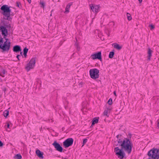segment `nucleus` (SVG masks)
Here are the masks:
<instances>
[{"mask_svg":"<svg viewBox=\"0 0 159 159\" xmlns=\"http://www.w3.org/2000/svg\"><path fill=\"white\" fill-rule=\"evenodd\" d=\"M118 142L121 143L119 145L121 146V149H120L118 147H117L115 148L114 151L116 153V155L118 156L119 158L122 159L125 155V153L122 150H124L127 152L129 154L132 151V143L127 138L124 139L123 141L119 139Z\"/></svg>","mask_w":159,"mask_h":159,"instance_id":"f257e3e1","label":"nucleus"},{"mask_svg":"<svg viewBox=\"0 0 159 159\" xmlns=\"http://www.w3.org/2000/svg\"><path fill=\"white\" fill-rule=\"evenodd\" d=\"M1 10L2 11V13L4 16L3 19L5 20H11L12 18L10 17V13L11 10L7 5H3L1 7Z\"/></svg>","mask_w":159,"mask_h":159,"instance_id":"f03ea898","label":"nucleus"},{"mask_svg":"<svg viewBox=\"0 0 159 159\" xmlns=\"http://www.w3.org/2000/svg\"><path fill=\"white\" fill-rule=\"evenodd\" d=\"M5 39L6 41L3 44V39L2 37H0V48L2 50V52H8L10 48L11 43L10 42H8V39L7 38Z\"/></svg>","mask_w":159,"mask_h":159,"instance_id":"7ed1b4c3","label":"nucleus"},{"mask_svg":"<svg viewBox=\"0 0 159 159\" xmlns=\"http://www.w3.org/2000/svg\"><path fill=\"white\" fill-rule=\"evenodd\" d=\"M148 155L153 159H158L159 158V150L153 148L148 152Z\"/></svg>","mask_w":159,"mask_h":159,"instance_id":"20e7f679","label":"nucleus"},{"mask_svg":"<svg viewBox=\"0 0 159 159\" xmlns=\"http://www.w3.org/2000/svg\"><path fill=\"white\" fill-rule=\"evenodd\" d=\"M99 70L97 69H91L89 70L91 77L93 79H96L99 78Z\"/></svg>","mask_w":159,"mask_h":159,"instance_id":"39448f33","label":"nucleus"},{"mask_svg":"<svg viewBox=\"0 0 159 159\" xmlns=\"http://www.w3.org/2000/svg\"><path fill=\"white\" fill-rule=\"evenodd\" d=\"M35 63V58H32L27 64L25 67V69L27 71H29L31 69L34 68Z\"/></svg>","mask_w":159,"mask_h":159,"instance_id":"423d86ee","label":"nucleus"},{"mask_svg":"<svg viewBox=\"0 0 159 159\" xmlns=\"http://www.w3.org/2000/svg\"><path fill=\"white\" fill-rule=\"evenodd\" d=\"M73 141L74 140L72 138H68L63 142V145L65 148H68L72 145Z\"/></svg>","mask_w":159,"mask_h":159,"instance_id":"0eeeda50","label":"nucleus"},{"mask_svg":"<svg viewBox=\"0 0 159 159\" xmlns=\"http://www.w3.org/2000/svg\"><path fill=\"white\" fill-rule=\"evenodd\" d=\"M52 144L56 149L57 151L60 152H62L63 150L62 148L56 141H55Z\"/></svg>","mask_w":159,"mask_h":159,"instance_id":"6e6552de","label":"nucleus"},{"mask_svg":"<svg viewBox=\"0 0 159 159\" xmlns=\"http://www.w3.org/2000/svg\"><path fill=\"white\" fill-rule=\"evenodd\" d=\"M91 58L93 59H98L101 61L102 55L101 52H98L97 53L93 54L91 56Z\"/></svg>","mask_w":159,"mask_h":159,"instance_id":"1a4fd4ad","label":"nucleus"},{"mask_svg":"<svg viewBox=\"0 0 159 159\" xmlns=\"http://www.w3.org/2000/svg\"><path fill=\"white\" fill-rule=\"evenodd\" d=\"M90 6L91 9L93 12L97 13L98 11L99 8V5L91 4L90 5Z\"/></svg>","mask_w":159,"mask_h":159,"instance_id":"9d476101","label":"nucleus"},{"mask_svg":"<svg viewBox=\"0 0 159 159\" xmlns=\"http://www.w3.org/2000/svg\"><path fill=\"white\" fill-rule=\"evenodd\" d=\"M0 30L2 32V35H5V34H8L7 30L4 26L1 25L0 26Z\"/></svg>","mask_w":159,"mask_h":159,"instance_id":"9b49d317","label":"nucleus"},{"mask_svg":"<svg viewBox=\"0 0 159 159\" xmlns=\"http://www.w3.org/2000/svg\"><path fill=\"white\" fill-rule=\"evenodd\" d=\"M21 49L20 46L18 45H16L13 48V51L14 52H17L19 51H21Z\"/></svg>","mask_w":159,"mask_h":159,"instance_id":"f8f14e48","label":"nucleus"},{"mask_svg":"<svg viewBox=\"0 0 159 159\" xmlns=\"http://www.w3.org/2000/svg\"><path fill=\"white\" fill-rule=\"evenodd\" d=\"M152 51L151 49L150 48H148V60H150L151 57L152 56Z\"/></svg>","mask_w":159,"mask_h":159,"instance_id":"ddd939ff","label":"nucleus"},{"mask_svg":"<svg viewBox=\"0 0 159 159\" xmlns=\"http://www.w3.org/2000/svg\"><path fill=\"white\" fill-rule=\"evenodd\" d=\"M36 153L38 156L39 158H43V153L41 152L38 149L36 151Z\"/></svg>","mask_w":159,"mask_h":159,"instance_id":"4468645a","label":"nucleus"},{"mask_svg":"<svg viewBox=\"0 0 159 159\" xmlns=\"http://www.w3.org/2000/svg\"><path fill=\"white\" fill-rule=\"evenodd\" d=\"M72 5V3H70L66 5L64 13H67L69 12V10L70 9V7Z\"/></svg>","mask_w":159,"mask_h":159,"instance_id":"2eb2a0df","label":"nucleus"},{"mask_svg":"<svg viewBox=\"0 0 159 159\" xmlns=\"http://www.w3.org/2000/svg\"><path fill=\"white\" fill-rule=\"evenodd\" d=\"M110 109L109 108H107L105 109L103 113V115L106 116L107 117H109L108 114L110 112Z\"/></svg>","mask_w":159,"mask_h":159,"instance_id":"dca6fc26","label":"nucleus"},{"mask_svg":"<svg viewBox=\"0 0 159 159\" xmlns=\"http://www.w3.org/2000/svg\"><path fill=\"white\" fill-rule=\"evenodd\" d=\"M114 47L118 50H120L122 48V46H120L119 44L116 43H114Z\"/></svg>","mask_w":159,"mask_h":159,"instance_id":"f3484780","label":"nucleus"},{"mask_svg":"<svg viewBox=\"0 0 159 159\" xmlns=\"http://www.w3.org/2000/svg\"><path fill=\"white\" fill-rule=\"evenodd\" d=\"M98 119H97L96 118H95L93 119V120H92V125L90 126V127L91 128L92 126L94 125L95 124L97 123L98 122Z\"/></svg>","mask_w":159,"mask_h":159,"instance_id":"a211bd4d","label":"nucleus"},{"mask_svg":"<svg viewBox=\"0 0 159 159\" xmlns=\"http://www.w3.org/2000/svg\"><path fill=\"white\" fill-rule=\"evenodd\" d=\"M14 158L16 159H21L22 156L20 154H18L14 156Z\"/></svg>","mask_w":159,"mask_h":159,"instance_id":"6ab92c4d","label":"nucleus"},{"mask_svg":"<svg viewBox=\"0 0 159 159\" xmlns=\"http://www.w3.org/2000/svg\"><path fill=\"white\" fill-rule=\"evenodd\" d=\"M114 55V52H110L109 55V57L110 58H112Z\"/></svg>","mask_w":159,"mask_h":159,"instance_id":"aec40b11","label":"nucleus"},{"mask_svg":"<svg viewBox=\"0 0 159 159\" xmlns=\"http://www.w3.org/2000/svg\"><path fill=\"white\" fill-rule=\"evenodd\" d=\"M6 72V71L4 69L2 70L0 72V75L4 77V75L5 74Z\"/></svg>","mask_w":159,"mask_h":159,"instance_id":"412c9836","label":"nucleus"},{"mask_svg":"<svg viewBox=\"0 0 159 159\" xmlns=\"http://www.w3.org/2000/svg\"><path fill=\"white\" fill-rule=\"evenodd\" d=\"M3 25H4V27H5L6 28H9L11 27V25L10 24L8 23H6L5 22V23H3Z\"/></svg>","mask_w":159,"mask_h":159,"instance_id":"4be33fe9","label":"nucleus"},{"mask_svg":"<svg viewBox=\"0 0 159 159\" xmlns=\"http://www.w3.org/2000/svg\"><path fill=\"white\" fill-rule=\"evenodd\" d=\"M4 116L7 117L9 114V111L7 110H6L3 112Z\"/></svg>","mask_w":159,"mask_h":159,"instance_id":"5701e85b","label":"nucleus"},{"mask_svg":"<svg viewBox=\"0 0 159 159\" xmlns=\"http://www.w3.org/2000/svg\"><path fill=\"white\" fill-rule=\"evenodd\" d=\"M127 19H128V20H131L132 17H131V16L129 14V13H127Z\"/></svg>","mask_w":159,"mask_h":159,"instance_id":"b1692460","label":"nucleus"},{"mask_svg":"<svg viewBox=\"0 0 159 159\" xmlns=\"http://www.w3.org/2000/svg\"><path fill=\"white\" fill-rule=\"evenodd\" d=\"M16 6L18 7H20V6H21V4L20 2H16Z\"/></svg>","mask_w":159,"mask_h":159,"instance_id":"393cba45","label":"nucleus"},{"mask_svg":"<svg viewBox=\"0 0 159 159\" xmlns=\"http://www.w3.org/2000/svg\"><path fill=\"white\" fill-rule=\"evenodd\" d=\"M108 103L110 105H111L112 103V99L111 98H110L108 102Z\"/></svg>","mask_w":159,"mask_h":159,"instance_id":"a878e982","label":"nucleus"},{"mask_svg":"<svg viewBox=\"0 0 159 159\" xmlns=\"http://www.w3.org/2000/svg\"><path fill=\"white\" fill-rule=\"evenodd\" d=\"M87 139H84L83 140V145L82 146H83L87 142Z\"/></svg>","mask_w":159,"mask_h":159,"instance_id":"bb28decb","label":"nucleus"},{"mask_svg":"<svg viewBox=\"0 0 159 159\" xmlns=\"http://www.w3.org/2000/svg\"><path fill=\"white\" fill-rule=\"evenodd\" d=\"M149 26L150 28V29L151 30H152L155 28L154 25L152 24L149 25Z\"/></svg>","mask_w":159,"mask_h":159,"instance_id":"cd10ccee","label":"nucleus"},{"mask_svg":"<svg viewBox=\"0 0 159 159\" xmlns=\"http://www.w3.org/2000/svg\"><path fill=\"white\" fill-rule=\"evenodd\" d=\"M40 4L42 5L41 7H42L43 8H44V7L45 6V3L43 2H40Z\"/></svg>","mask_w":159,"mask_h":159,"instance_id":"c85d7f7f","label":"nucleus"},{"mask_svg":"<svg viewBox=\"0 0 159 159\" xmlns=\"http://www.w3.org/2000/svg\"><path fill=\"white\" fill-rule=\"evenodd\" d=\"M28 51V49L26 47H25V48H24L23 50L24 53H27Z\"/></svg>","mask_w":159,"mask_h":159,"instance_id":"c756f323","label":"nucleus"},{"mask_svg":"<svg viewBox=\"0 0 159 159\" xmlns=\"http://www.w3.org/2000/svg\"><path fill=\"white\" fill-rule=\"evenodd\" d=\"M7 34H5V35H6L5 36V35H3L4 36L3 38L5 39H7L6 37L7 36Z\"/></svg>","mask_w":159,"mask_h":159,"instance_id":"7c9ffc66","label":"nucleus"},{"mask_svg":"<svg viewBox=\"0 0 159 159\" xmlns=\"http://www.w3.org/2000/svg\"><path fill=\"white\" fill-rule=\"evenodd\" d=\"M3 144L2 143L0 140V147L2 146H3Z\"/></svg>","mask_w":159,"mask_h":159,"instance_id":"2f4dec72","label":"nucleus"},{"mask_svg":"<svg viewBox=\"0 0 159 159\" xmlns=\"http://www.w3.org/2000/svg\"><path fill=\"white\" fill-rule=\"evenodd\" d=\"M21 56V55H18L17 56H16V57L18 59V60H20L19 59V57H20Z\"/></svg>","mask_w":159,"mask_h":159,"instance_id":"473e14b6","label":"nucleus"},{"mask_svg":"<svg viewBox=\"0 0 159 159\" xmlns=\"http://www.w3.org/2000/svg\"><path fill=\"white\" fill-rule=\"evenodd\" d=\"M27 53H23V55H24L25 57H26L27 56Z\"/></svg>","mask_w":159,"mask_h":159,"instance_id":"72a5a7b5","label":"nucleus"},{"mask_svg":"<svg viewBox=\"0 0 159 159\" xmlns=\"http://www.w3.org/2000/svg\"><path fill=\"white\" fill-rule=\"evenodd\" d=\"M113 93H114V95L116 96V92L115 91H114V92Z\"/></svg>","mask_w":159,"mask_h":159,"instance_id":"f704fd0d","label":"nucleus"},{"mask_svg":"<svg viewBox=\"0 0 159 159\" xmlns=\"http://www.w3.org/2000/svg\"><path fill=\"white\" fill-rule=\"evenodd\" d=\"M28 2L30 4L31 2V0H28Z\"/></svg>","mask_w":159,"mask_h":159,"instance_id":"c9c22d12","label":"nucleus"},{"mask_svg":"<svg viewBox=\"0 0 159 159\" xmlns=\"http://www.w3.org/2000/svg\"><path fill=\"white\" fill-rule=\"evenodd\" d=\"M157 127L159 128V121L157 122Z\"/></svg>","mask_w":159,"mask_h":159,"instance_id":"e433bc0d","label":"nucleus"},{"mask_svg":"<svg viewBox=\"0 0 159 159\" xmlns=\"http://www.w3.org/2000/svg\"><path fill=\"white\" fill-rule=\"evenodd\" d=\"M7 128H9V124H7Z\"/></svg>","mask_w":159,"mask_h":159,"instance_id":"4c0bfd02","label":"nucleus"},{"mask_svg":"<svg viewBox=\"0 0 159 159\" xmlns=\"http://www.w3.org/2000/svg\"><path fill=\"white\" fill-rule=\"evenodd\" d=\"M139 3H141L142 1V0H139Z\"/></svg>","mask_w":159,"mask_h":159,"instance_id":"58836bf2","label":"nucleus"},{"mask_svg":"<svg viewBox=\"0 0 159 159\" xmlns=\"http://www.w3.org/2000/svg\"><path fill=\"white\" fill-rule=\"evenodd\" d=\"M75 45L77 47V49H78V45L77 44H75Z\"/></svg>","mask_w":159,"mask_h":159,"instance_id":"ea45409f","label":"nucleus"},{"mask_svg":"<svg viewBox=\"0 0 159 159\" xmlns=\"http://www.w3.org/2000/svg\"><path fill=\"white\" fill-rule=\"evenodd\" d=\"M20 55H21L22 56V52H20Z\"/></svg>","mask_w":159,"mask_h":159,"instance_id":"a19ab883","label":"nucleus"},{"mask_svg":"<svg viewBox=\"0 0 159 159\" xmlns=\"http://www.w3.org/2000/svg\"><path fill=\"white\" fill-rule=\"evenodd\" d=\"M119 135H117V136H116V137H117L118 139V137H119Z\"/></svg>","mask_w":159,"mask_h":159,"instance_id":"79ce46f5","label":"nucleus"},{"mask_svg":"<svg viewBox=\"0 0 159 159\" xmlns=\"http://www.w3.org/2000/svg\"><path fill=\"white\" fill-rule=\"evenodd\" d=\"M118 145V144L117 145H114V146H117Z\"/></svg>","mask_w":159,"mask_h":159,"instance_id":"37998d69","label":"nucleus"},{"mask_svg":"<svg viewBox=\"0 0 159 159\" xmlns=\"http://www.w3.org/2000/svg\"><path fill=\"white\" fill-rule=\"evenodd\" d=\"M64 159H67L65 158H64Z\"/></svg>","mask_w":159,"mask_h":159,"instance_id":"c03bdc74","label":"nucleus"}]
</instances>
